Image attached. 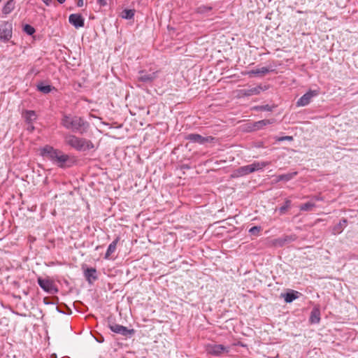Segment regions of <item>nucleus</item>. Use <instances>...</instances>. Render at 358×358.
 <instances>
[{
  "label": "nucleus",
  "mask_w": 358,
  "mask_h": 358,
  "mask_svg": "<svg viewBox=\"0 0 358 358\" xmlns=\"http://www.w3.org/2000/svg\"><path fill=\"white\" fill-rule=\"evenodd\" d=\"M212 10L211 6L201 5L196 8V13L199 14H208Z\"/></svg>",
  "instance_id": "obj_25"
},
{
  "label": "nucleus",
  "mask_w": 358,
  "mask_h": 358,
  "mask_svg": "<svg viewBox=\"0 0 358 358\" xmlns=\"http://www.w3.org/2000/svg\"><path fill=\"white\" fill-rule=\"evenodd\" d=\"M260 230H261L260 227L255 226V227H252V228H250L249 230V232L251 234H257L260 231Z\"/></svg>",
  "instance_id": "obj_34"
},
{
  "label": "nucleus",
  "mask_w": 358,
  "mask_h": 358,
  "mask_svg": "<svg viewBox=\"0 0 358 358\" xmlns=\"http://www.w3.org/2000/svg\"><path fill=\"white\" fill-rule=\"evenodd\" d=\"M15 8V1L14 0H9L5 4L2 9V12L5 15H8Z\"/></svg>",
  "instance_id": "obj_20"
},
{
  "label": "nucleus",
  "mask_w": 358,
  "mask_h": 358,
  "mask_svg": "<svg viewBox=\"0 0 358 358\" xmlns=\"http://www.w3.org/2000/svg\"><path fill=\"white\" fill-rule=\"evenodd\" d=\"M41 154L60 168L64 169L72 166L71 160L68 155L64 154L59 150L55 149L52 146L46 145L41 148Z\"/></svg>",
  "instance_id": "obj_2"
},
{
  "label": "nucleus",
  "mask_w": 358,
  "mask_h": 358,
  "mask_svg": "<svg viewBox=\"0 0 358 358\" xmlns=\"http://www.w3.org/2000/svg\"><path fill=\"white\" fill-rule=\"evenodd\" d=\"M314 206L315 203L312 202H307L300 206V210L303 211H309L311 210Z\"/></svg>",
  "instance_id": "obj_28"
},
{
  "label": "nucleus",
  "mask_w": 358,
  "mask_h": 358,
  "mask_svg": "<svg viewBox=\"0 0 358 358\" xmlns=\"http://www.w3.org/2000/svg\"><path fill=\"white\" fill-rule=\"evenodd\" d=\"M23 30L29 36H31L35 33V29L29 24H25L23 27Z\"/></svg>",
  "instance_id": "obj_29"
},
{
  "label": "nucleus",
  "mask_w": 358,
  "mask_h": 358,
  "mask_svg": "<svg viewBox=\"0 0 358 358\" xmlns=\"http://www.w3.org/2000/svg\"><path fill=\"white\" fill-rule=\"evenodd\" d=\"M292 140H293V137L291 136H285L276 138L277 141H292Z\"/></svg>",
  "instance_id": "obj_33"
},
{
  "label": "nucleus",
  "mask_w": 358,
  "mask_h": 358,
  "mask_svg": "<svg viewBox=\"0 0 358 358\" xmlns=\"http://www.w3.org/2000/svg\"><path fill=\"white\" fill-rule=\"evenodd\" d=\"M69 22L77 29L85 25V19L80 14H71L69 17Z\"/></svg>",
  "instance_id": "obj_12"
},
{
  "label": "nucleus",
  "mask_w": 358,
  "mask_h": 358,
  "mask_svg": "<svg viewBox=\"0 0 358 358\" xmlns=\"http://www.w3.org/2000/svg\"><path fill=\"white\" fill-rule=\"evenodd\" d=\"M291 206V201L286 199L283 206L279 208V212L281 215H283Z\"/></svg>",
  "instance_id": "obj_27"
},
{
  "label": "nucleus",
  "mask_w": 358,
  "mask_h": 358,
  "mask_svg": "<svg viewBox=\"0 0 358 358\" xmlns=\"http://www.w3.org/2000/svg\"><path fill=\"white\" fill-rule=\"evenodd\" d=\"M61 124L66 129L81 135L86 133L90 128L89 122L83 117L70 113L62 115Z\"/></svg>",
  "instance_id": "obj_1"
},
{
  "label": "nucleus",
  "mask_w": 358,
  "mask_h": 358,
  "mask_svg": "<svg viewBox=\"0 0 358 358\" xmlns=\"http://www.w3.org/2000/svg\"><path fill=\"white\" fill-rule=\"evenodd\" d=\"M282 238H283L285 244L293 242L296 240V236L294 234L284 236H282Z\"/></svg>",
  "instance_id": "obj_30"
},
{
  "label": "nucleus",
  "mask_w": 358,
  "mask_h": 358,
  "mask_svg": "<svg viewBox=\"0 0 358 358\" xmlns=\"http://www.w3.org/2000/svg\"><path fill=\"white\" fill-rule=\"evenodd\" d=\"M255 110H261V111H271L272 110V108L273 107L266 104V105H263V106H256L255 108Z\"/></svg>",
  "instance_id": "obj_31"
},
{
  "label": "nucleus",
  "mask_w": 358,
  "mask_h": 358,
  "mask_svg": "<svg viewBox=\"0 0 358 358\" xmlns=\"http://www.w3.org/2000/svg\"><path fill=\"white\" fill-rule=\"evenodd\" d=\"M269 164L268 162H255L251 164L243 166L236 169L231 174L233 178L243 177L256 171H259Z\"/></svg>",
  "instance_id": "obj_4"
},
{
  "label": "nucleus",
  "mask_w": 358,
  "mask_h": 358,
  "mask_svg": "<svg viewBox=\"0 0 358 358\" xmlns=\"http://www.w3.org/2000/svg\"><path fill=\"white\" fill-rule=\"evenodd\" d=\"M273 245L274 246H277V247H282L283 245H285V243H284V240H283V238L282 237H280V238H276V239H274L273 241Z\"/></svg>",
  "instance_id": "obj_32"
},
{
  "label": "nucleus",
  "mask_w": 358,
  "mask_h": 358,
  "mask_svg": "<svg viewBox=\"0 0 358 358\" xmlns=\"http://www.w3.org/2000/svg\"><path fill=\"white\" fill-rule=\"evenodd\" d=\"M97 2L101 6H104L107 4L106 0H97Z\"/></svg>",
  "instance_id": "obj_35"
},
{
  "label": "nucleus",
  "mask_w": 358,
  "mask_h": 358,
  "mask_svg": "<svg viewBox=\"0 0 358 358\" xmlns=\"http://www.w3.org/2000/svg\"><path fill=\"white\" fill-rule=\"evenodd\" d=\"M119 241V237H117L108 247L105 254V259H109L110 255L115 252L117 248V244Z\"/></svg>",
  "instance_id": "obj_17"
},
{
  "label": "nucleus",
  "mask_w": 358,
  "mask_h": 358,
  "mask_svg": "<svg viewBox=\"0 0 358 358\" xmlns=\"http://www.w3.org/2000/svg\"><path fill=\"white\" fill-rule=\"evenodd\" d=\"M135 15V10L134 9H124L121 13V17L126 20L133 19Z\"/></svg>",
  "instance_id": "obj_23"
},
{
  "label": "nucleus",
  "mask_w": 358,
  "mask_h": 358,
  "mask_svg": "<svg viewBox=\"0 0 358 358\" xmlns=\"http://www.w3.org/2000/svg\"><path fill=\"white\" fill-rule=\"evenodd\" d=\"M13 26L12 23L3 21L0 23V40L6 42L12 37Z\"/></svg>",
  "instance_id": "obj_7"
},
{
  "label": "nucleus",
  "mask_w": 358,
  "mask_h": 358,
  "mask_svg": "<svg viewBox=\"0 0 358 358\" xmlns=\"http://www.w3.org/2000/svg\"><path fill=\"white\" fill-rule=\"evenodd\" d=\"M77 6L78 7H82L83 6V0H78Z\"/></svg>",
  "instance_id": "obj_37"
},
{
  "label": "nucleus",
  "mask_w": 358,
  "mask_h": 358,
  "mask_svg": "<svg viewBox=\"0 0 358 358\" xmlns=\"http://www.w3.org/2000/svg\"><path fill=\"white\" fill-rule=\"evenodd\" d=\"M206 350L208 354L218 357L224 353H228L229 352V347L221 344H208L206 347Z\"/></svg>",
  "instance_id": "obj_6"
},
{
  "label": "nucleus",
  "mask_w": 358,
  "mask_h": 358,
  "mask_svg": "<svg viewBox=\"0 0 358 358\" xmlns=\"http://www.w3.org/2000/svg\"><path fill=\"white\" fill-rule=\"evenodd\" d=\"M275 122L274 118L269 120H262L257 122H255L253 124V127L255 130H259L263 129L264 127L273 124Z\"/></svg>",
  "instance_id": "obj_16"
},
{
  "label": "nucleus",
  "mask_w": 358,
  "mask_h": 358,
  "mask_svg": "<svg viewBox=\"0 0 358 358\" xmlns=\"http://www.w3.org/2000/svg\"><path fill=\"white\" fill-rule=\"evenodd\" d=\"M301 294L294 290H292L286 294H282V297L284 298V300L286 303H292L294 300L298 299Z\"/></svg>",
  "instance_id": "obj_15"
},
{
  "label": "nucleus",
  "mask_w": 358,
  "mask_h": 358,
  "mask_svg": "<svg viewBox=\"0 0 358 358\" xmlns=\"http://www.w3.org/2000/svg\"><path fill=\"white\" fill-rule=\"evenodd\" d=\"M347 220L342 219L339 223L334 227L333 231L334 234H340L347 225Z\"/></svg>",
  "instance_id": "obj_21"
},
{
  "label": "nucleus",
  "mask_w": 358,
  "mask_h": 358,
  "mask_svg": "<svg viewBox=\"0 0 358 358\" xmlns=\"http://www.w3.org/2000/svg\"><path fill=\"white\" fill-rule=\"evenodd\" d=\"M24 117L28 123H31L36 119V113L34 110H26Z\"/></svg>",
  "instance_id": "obj_26"
},
{
  "label": "nucleus",
  "mask_w": 358,
  "mask_h": 358,
  "mask_svg": "<svg viewBox=\"0 0 358 358\" xmlns=\"http://www.w3.org/2000/svg\"><path fill=\"white\" fill-rule=\"evenodd\" d=\"M320 321V311L318 308H313L310 313V322L312 324H317Z\"/></svg>",
  "instance_id": "obj_18"
},
{
  "label": "nucleus",
  "mask_w": 358,
  "mask_h": 358,
  "mask_svg": "<svg viewBox=\"0 0 358 358\" xmlns=\"http://www.w3.org/2000/svg\"><path fill=\"white\" fill-rule=\"evenodd\" d=\"M318 92L315 90H309L303 94L296 102L297 106H305L309 104L313 97L317 96Z\"/></svg>",
  "instance_id": "obj_10"
},
{
  "label": "nucleus",
  "mask_w": 358,
  "mask_h": 358,
  "mask_svg": "<svg viewBox=\"0 0 358 358\" xmlns=\"http://www.w3.org/2000/svg\"><path fill=\"white\" fill-rule=\"evenodd\" d=\"M85 277L89 283H92L93 281L97 280L96 270L94 268H88L84 271Z\"/></svg>",
  "instance_id": "obj_14"
},
{
  "label": "nucleus",
  "mask_w": 358,
  "mask_h": 358,
  "mask_svg": "<svg viewBox=\"0 0 358 358\" xmlns=\"http://www.w3.org/2000/svg\"><path fill=\"white\" fill-rule=\"evenodd\" d=\"M263 90H264V89L262 85H257L249 89L240 90L238 94L239 96H250L257 95Z\"/></svg>",
  "instance_id": "obj_11"
},
{
  "label": "nucleus",
  "mask_w": 358,
  "mask_h": 358,
  "mask_svg": "<svg viewBox=\"0 0 358 358\" xmlns=\"http://www.w3.org/2000/svg\"><path fill=\"white\" fill-rule=\"evenodd\" d=\"M53 88L54 87H52L51 85H44L43 83H41L37 85L38 90L44 94L50 93Z\"/></svg>",
  "instance_id": "obj_24"
},
{
  "label": "nucleus",
  "mask_w": 358,
  "mask_h": 358,
  "mask_svg": "<svg viewBox=\"0 0 358 358\" xmlns=\"http://www.w3.org/2000/svg\"><path fill=\"white\" fill-rule=\"evenodd\" d=\"M185 139L192 143L203 145L206 143L211 142L213 138L211 136L203 137L198 134H189L185 136Z\"/></svg>",
  "instance_id": "obj_9"
},
{
  "label": "nucleus",
  "mask_w": 358,
  "mask_h": 358,
  "mask_svg": "<svg viewBox=\"0 0 358 358\" xmlns=\"http://www.w3.org/2000/svg\"><path fill=\"white\" fill-rule=\"evenodd\" d=\"M66 145L77 151H86L94 148L93 143L88 139L80 138L73 134H66L64 136Z\"/></svg>",
  "instance_id": "obj_3"
},
{
  "label": "nucleus",
  "mask_w": 358,
  "mask_h": 358,
  "mask_svg": "<svg viewBox=\"0 0 358 358\" xmlns=\"http://www.w3.org/2000/svg\"><path fill=\"white\" fill-rule=\"evenodd\" d=\"M296 175V172L279 175L277 176L276 182L289 181V180H292Z\"/></svg>",
  "instance_id": "obj_22"
},
{
  "label": "nucleus",
  "mask_w": 358,
  "mask_h": 358,
  "mask_svg": "<svg viewBox=\"0 0 358 358\" xmlns=\"http://www.w3.org/2000/svg\"><path fill=\"white\" fill-rule=\"evenodd\" d=\"M269 69L268 67H262L257 69H252L247 73L249 76L255 75V76H264L269 72Z\"/></svg>",
  "instance_id": "obj_19"
},
{
  "label": "nucleus",
  "mask_w": 358,
  "mask_h": 358,
  "mask_svg": "<svg viewBox=\"0 0 358 358\" xmlns=\"http://www.w3.org/2000/svg\"><path fill=\"white\" fill-rule=\"evenodd\" d=\"M58 1V3H64L65 2L66 0H57Z\"/></svg>",
  "instance_id": "obj_38"
},
{
  "label": "nucleus",
  "mask_w": 358,
  "mask_h": 358,
  "mask_svg": "<svg viewBox=\"0 0 358 358\" xmlns=\"http://www.w3.org/2000/svg\"><path fill=\"white\" fill-rule=\"evenodd\" d=\"M46 6H50L52 0H41Z\"/></svg>",
  "instance_id": "obj_36"
},
{
  "label": "nucleus",
  "mask_w": 358,
  "mask_h": 358,
  "mask_svg": "<svg viewBox=\"0 0 358 358\" xmlns=\"http://www.w3.org/2000/svg\"><path fill=\"white\" fill-rule=\"evenodd\" d=\"M37 282L41 289L48 293L55 294L58 291L55 287L54 282L51 280L38 278Z\"/></svg>",
  "instance_id": "obj_8"
},
{
  "label": "nucleus",
  "mask_w": 358,
  "mask_h": 358,
  "mask_svg": "<svg viewBox=\"0 0 358 358\" xmlns=\"http://www.w3.org/2000/svg\"><path fill=\"white\" fill-rule=\"evenodd\" d=\"M109 329L114 333L130 338L135 334L134 329H128L122 325L112 322L108 324Z\"/></svg>",
  "instance_id": "obj_5"
},
{
  "label": "nucleus",
  "mask_w": 358,
  "mask_h": 358,
  "mask_svg": "<svg viewBox=\"0 0 358 358\" xmlns=\"http://www.w3.org/2000/svg\"><path fill=\"white\" fill-rule=\"evenodd\" d=\"M157 77V72L146 73L144 71L138 72V80L143 83H151Z\"/></svg>",
  "instance_id": "obj_13"
}]
</instances>
